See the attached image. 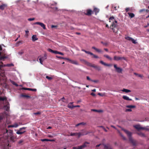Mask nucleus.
Returning <instances> with one entry per match:
<instances>
[{"instance_id": "nucleus-17", "label": "nucleus", "mask_w": 149, "mask_h": 149, "mask_svg": "<svg viewBox=\"0 0 149 149\" xmlns=\"http://www.w3.org/2000/svg\"><path fill=\"white\" fill-rule=\"evenodd\" d=\"M20 96L21 97H24L26 98H29L31 97L30 96L26 95H25L24 94H21L20 95Z\"/></svg>"}, {"instance_id": "nucleus-54", "label": "nucleus", "mask_w": 149, "mask_h": 149, "mask_svg": "<svg viewBox=\"0 0 149 149\" xmlns=\"http://www.w3.org/2000/svg\"><path fill=\"white\" fill-rule=\"evenodd\" d=\"M40 113H41L40 112H37L35 113H34V114L35 115H36L40 114Z\"/></svg>"}, {"instance_id": "nucleus-18", "label": "nucleus", "mask_w": 149, "mask_h": 149, "mask_svg": "<svg viewBox=\"0 0 149 149\" xmlns=\"http://www.w3.org/2000/svg\"><path fill=\"white\" fill-rule=\"evenodd\" d=\"M73 103V102L69 103L68 105V107L71 109H72L74 108V106L72 105Z\"/></svg>"}, {"instance_id": "nucleus-40", "label": "nucleus", "mask_w": 149, "mask_h": 149, "mask_svg": "<svg viewBox=\"0 0 149 149\" xmlns=\"http://www.w3.org/2000/svg\"><path fill=\"white\" fill-rule=\"evenodd\" d=\"M15 138L13 136H11L10 138V139L13 142H14L15 141Z\"/></svg>"}, {"instance_id": "nucleus-15", "label": "nucleus", "mask_w": 149, "mask_h": 149, "mask_svg": "<svg viewBox=\"0 0 149 149\" xmlns=\"http://www.w3.org/2000/svg\"><path fill=\"white\" fill-rule=\"evenodd\" d=\"M91 67L94 68L96 69V70L98 71H100L101 70V68L100 67L98 66V65H90Z\"/></svg>"}, {"instance_id": "nucleus-52", "label": "nucleus", "mask_w": 149, "mask_h": 149, "mask_svg": "<svg viewBox=\"0 0 149 149\" xmlns=\"http://www.w3.org/2000/svg\"><path fill=\"white\" fill-rule=\"evenodd\" d=\"M41 23V22H36L35 23H34V24H38V25H40Z\"/></svg>"}, {"instance_id": "nucleus-61", "label": "nucleus", "mask_w": 149, "mask_h": 149, "mask_svg": "<svg viewBox=\"0 0 149 149\" xmlns=\"http://www.w3.org/2000/svg\"><path fill=\"white\" fill-rule=\"evenodd\" d=\"M91 95L93 96H95V94L93 93H91Z\"/></svg>"}, {"instance_id": "nucleus-31", "label": "nucleus", "mask_w": 149, "mask_h": 149, "mask_svg": "<svg viewBox=\"0 0 149 149\" xmlns=\"http://www.w3.org/2000/svg\"><path fill=\"white\" fill-rule=\"evenodd\" d=\"M7 99V98L6 97H0V101H3L4 100H6Z\"/></svg>"}, {"instance_id": "nucleus-6", "label": "nucleus", "mask_w": 149, "mask_h": 149, "mask_svg": "<svg viewBox=\"0 0 149 149\" xmlns=\"http://www.w3.org/2000/svg\"><path fill=\"white\" fill-rule=\"evenodd\" d=\"M113 59L115 61H118L122 60H126V58L124 57H120L117 56H114L113 57Z\"/></svg>"}, {"instance_id": "nucleus-24", "label": "nucleus", "mask_w": 149, "mask_h": 149, "mask_svg": "<svg viewBox=\"0 0 149 149\" xmlns=\"http://www.w3.org/2000/svg\"><path fill=\"white\" fill-rule=\"evenodd\" d=\"M48 51L50 52H51L52 53H53L55 54H56V51H57L53 50L52 49H49V48L48 49Z\"/></svg>"}, {"instance_id": "nucleus-46", "label": "nucleus", "mask_w": 149, "mask_h": 149, "mask_svg": "<svg viewBox=\"0 0 149 149\" xmlns=\"http://www.w3.org/2000/svg\"><path fill=\"white\" fill-rule=\"evenodd\" d=\"M41 141L42 142H44L45 141H48V139H41Z\"/></svg>"}, {"instance_id": "nucleus-1", "label": "nucleus", "mask_w": 149, "mask_h": 149, "mask_svg": "<svg viewBox=\"0 0 149 149\" xmlns=\"http://www.w3.org/2000/svg\"><path fill=\"white\" fill-rule=\"evenodd\" d=\"M109 20L110 22H111V21H113V22L110 26V28L112 30L113 33H118L119 28L117 24V22L115 20L113 16L109 17Z\"/></svg>"}, {"instance_id": "nucleus-37", "label": "nucleus", "mask_w": 149, "mask_h": 149, "mask_svg": "<svg viewBox=\"0 0 149 149\" xmlns=\"http://www.w3.org/2000/svg\"><path fill=\"white\" fill-rule=\"evenodd\" d=\"M44 29H45L46 27L45 25L43 23H41L40 25Z\"/></svg>"}, {"instance_id": "nucleus-50", "label": "nucleus", "mask_w": 149, "mask_h": 149, "mask_svg": "<svg viewBox=\"0 0 149 149\" xmlns=\"http://www.w3.org/2000/svg\"><path fill=\"white\" fill-rule=\"evenodd\" d=\"M24 53V52L22 50L21 51L19 52H18V54L20 55H22Z\"/></svg>"}, {"instance_id": "nucleus-36", "label": "nucleus", "mask_w": 149, "mask_h": 149, "mask_svg": "<svg viewBox=\"0 0 149 149\" xmlns=\"http://www.w3.org/2000/svg\"><path fill=\"white\" fill-rule=\"evenodd\" d=\"M118 132L120 136L122 137L123 139L124 140H126V138L119 131Z\"/></svg>"}, {"instance_id": "nucleus-33", "label": "nucleus", "mask_w": 149, "mask_h": 149, "mask_svg": "<svg viewBox=\"0 0 149 149\" xmlns=\"http://www.w3.org/2000/svg\"><path fill=\"white\" fill-rule=\"evenodd\" d=\"M7 58L8 57L5 56V54H4L3 56L0 57V60H2Z\"/></svg>"}, {"instance_id": "nucleus-44", "label": "nucleus", "mask_w": 149, "mask_h": 149, "mask_svg": "<svg viewBox=\"0 0 149 149\" xmlns=\"http://www.w3.org/2000/svg\"><path fill=\"white\" fill-rule=\"evenodd\" d=\"M46 78L49 80H51L52 79V77H49L48 76H47L46 77Z\"/></svg>"}, {"instance_id": "nucleus-59", "label": "nucleus", "mask_w": 149, "mask_h": 149, "mask_svg": "<svg viewBox=\"0 0 149 149\" xmlns=\"http://www.w3.org/2000/svg\"><path fill=\"white\" fill-rule=\"evenodd\" d=\"M8 128L13 127H14L13 125H8Z\"/></svg>"}, {"instance_id": "nucleus-41", "label": "nucleus", "mask_w": 149, "mask_h": 149, "mask_svg": "<svg viewBox=\"0 0 149 149\" xmlns=\"http://www.w3.org/2000/svg\"><path fill=\"white\" fill-rule=\"evenodd\" d=\"M3 116L2 114H0V122L3 119Z\"/></svg>"}, {"instance_id": "nucleus-49", "label": "nucleus", "mask_w": 149, "mask_h": 149, "mask_svg": "<svg viewBox=\"0 0 149 149\" xmlns=\"http://www.w3.org/2000/svg\"><path fill=\"white\" fill-rule=\"evenodd\" d=\"M23 142V141L22 140H21L18 141V143L19 144H21Z\"/></svg>"}, {"instance_id": "nucleus-10", "label": "nucleus", "mask_w": 149, "mask_h": 149, "mask_svg": "<svg viewBox=\"0 0 149 149\" xmlns=\"http://www.w3.org/2000/svg\"><path fill=\"white\" fill-rule=\"evenodd\" d=\"M125 39L131 41L134 44H136L137 43V42H136L135 40H134L133 38L130 37L128 36L127 37H126L125 38Z\"/></svg>"}, {"instance_id": "nucleus-27", "label": "nucleus", "mask_w": 149, "mask_h": 149, "mask_svg": "<svg viewBox=\"0 0 149 149\" xmlns=\"http://www.w3.org/2000/svg\"><path fill=\"white\" fill-rule=\"evenodd\" d=\"M121 91L123 92H125V93H126L131 92V91L130 90L125 88H123V90H121Z\"/></svg>"}, {"instance_id": "nucleus-56", "label": "nucleus", "mask_w": 149, "mask_h": 149, "mask_svg": "<svg viewBox=\"0 0 149 149\" xmlns=\"http://www.w3.org/2000/svg\"><path fill=\"white\" fill-rule=\"evenodd\" d=\"M55 141V140L54 139H48V141H51V142H53V141Z\"/></svg>"}, {"instance_id": "nucleus-11", "label": "nucleus", "mask_w": 149, "mask_h": 149, "mask_svg": "<svg viewBox=\"0 0 149 149\" xmlns=\"http://www.w3.org/2000/svg\"><path fill=\"white\" fill-rule=\"evenodd\" d=\"M0 63H1V64H0V69H1V68L2 67H6V66L10 67L11 66H12L13 65V64H12L4 65V64H3V63L2 62H0Z\"/></svg>"}, {"instance_id": "nucleus-62", "label": "nucleus", "mask_w": 149, "mask_h": 149, "mask_svg": "<svg viewBox=\"0 0 149 149\" xmlns=\"http://www.w3.org/2000/svg\"><path fill=\"white\" fill-rule=\"evenodd\" d=\"M137 76H138V77H143V75H141V74H138V75H137Z\"/></svg>"}, {"instance_id": "nucleus-55", "label": "nucleus", "mask_w": 149, "mask_h": 149, "mask_svg": "<svg viewBox=\"0 0 149 149\" xmlns=\"http://www.w3.org/2000/svg\"><path fill=\"white\" fill-rule=\"evenodd\" d=\"M92 81L94 82L95 83H97L98 82V80H92Z\"/></svg>"}, {"instance_id": "nucleus-51", "label": "nucleus", "mask_w": 149, "mask_h": 149, "mask_svg": "<svg viewBox=\"0 0 149 149\" xmlns=\"http://www.w3.org/2000/svg\"><path fill=\"white\" fill-rule=\"evenodd\" d=\"M86 78H87V80H88L89 81H92V80L89 77L87 76L86 77Z\"/></svg>"}, {"instance_id": "nucleus-39", "label": "nucleus", "mask_w": 149, "mask_h": 149, "mask_svg": "<svg viewBox=\"0 0 149 149\" xmlns=\"http://www.w3.org/2000/svg\"><path fill=\"white\" fill-rule=\"evenodd\" d=\"M56 57L58 58H60V59H67V58H64V57H61L60 56H56Z\"/></svg>"}, {"instance_id": "nucleus-16", "label": "nucleus", "mask_w": 149, "mask_h": 149, "mask_svg": "<svg viewBox=\"0 0 149 149\" xmlns=\"http://www.w3.org/2000/svg\"><path fill=\"white\" fill-rule=\"evenodd\" d=\"M100 63L102 64L103 65H104L106 66H110L112 65L111 64L106 63H104V62L102 61H100Z\"/></svg>"}, {"instance_id": "nucleus-28", "label": "nucleus", "mask_w": 149, "mask_h": 149, "mask_svg": "<svg viewBox=\"0 0 149 149\" xmlns=\"http://www.w3.org/2000/svg\"><path fill=\"white\" fill-rule=\"evenodd\" d=\"M93 11L95 12V15H96L97 13L99 12V10L97 8H95L94 9Z\"/></svg>"}, {"instance_id": "nucleus-58", "label": "nucleus", "mask_w": 149, "mask_h": 149, "mask_svg": "<svg viewBox=\"0 0 149 149\" xmlns=\"http://www.w3.org/2000/svg\"><path fill=\"white\" fill-rule=\"evenodd\" d=\"M91 110L92 111H93L96 112H97V111H98V110L95 109H92Z\"/></svg>"}, {"instance_id": "nucleus-2", "label": "nucleus", "mask_w": 149, "mask_h": 149, "mask_svg": "<svg viewBox=\"0 0 149 149\" xmlns=\"http://www.w3.org/2000/svg\"><path fill=\"white\" fill-rule=\"evenodd\" d=\"M122 130L124 131L127 134L128 137L129 141L130 143H132L134 146H136L137 144V142L136 141L133 139L132 137V133L123 128H122Z\"/></svg>"}, {"instance_id": "nucleus-4", "label": "nucleus", "mask_w": 149, "mask_h": 149, "mask_svg": "<svg viewBox=\"0 0 149 149\" xmlns=\"http://www.w3.org/2000/svg\"><path fill=\"white\" fill-rule=\"evenodd\" d=\"M26 128V127H25L20 128L16 132V134H23L26 132V131L25 130Z\"/></svg>"}, {"instance_id": "nucleus-25", "label": "nucleus", "mask_w": 149, "mask_h": 149, "mask_svg": "<svg viewBox=\"0 0 149 149\" xmlns=\"http://www.w3.org/2000/svg\"><path fill=\"white\" fill-rule=\"evenodd\" d=\"M32 40L33 41H34L37 40L38 38L36 37V35H33L32 37Z\"/></svg>"}, {"instance_id": "nucleus-29", "label": "nucleus", "mask_w": 149, "mask_h": 149, "mask_svg": "<svg viewBox=\"0 0 149 149\" xmlns=\"http://www.w3.org/2000/svg\"><path fill=\"white\" fill-rule=\"evenodd\" d=\"M128 14L131 18H133L134 16V14L132 13H128Z\"/></svg>"}, {"instance_id": "nucleus-42", "label": "nucleus", "mask_w": 149, "mask_h": 149, "mask_svg": "<svg viewBox=\"0 0 149 149\" xmlns=\"http://www.w3.org/2000/svg\"><path fill=\"white\" fill-rule=\"evenodd\" d=\"M46 56H47V55L46 54H45L44 55V57H41V58H42V59L43 61L45 59L47 58V57H46Z\"/></svg>"}, {"instance_id": "nucleus-43", "label": "nucleus", "mask_w": 149, "mask_h": 149, "mask_svg": "<svg viewBox=\"0 0 149 149\" xmlns=\"http://www.w3.org/2000/svg\"><path fill=\"white\" fill-rule=\"evenodd\" d=\"M56 54H58L62 55H64V54L63 53H62L61 52H58L57 51H56Z\"/></svg>"}, {"instance_id": "nucleus-57", "label": "nucleus", "mask_w": 149, "mask_h": 149, "mask_svg": "<svg viewBox=\"0 0 149 149\" xmlns=\"http://www.w3.org/2000/svg\"><path fill=\"white\" fill-rule=\"evenodd\" d=\"M8 133H9L10 135H11L12 134L13 131L12 130H10Z\"/></svg>"}, {"instance_id": "nucleus-21", "label": "nucleus", "mask_w": 149, "mask_h": 149, "mask_svg": "<svg viewBox=\"0 0 149 149\" xmlns=\"http://www.w3.org/2000/svg\"><path fill=\"white\" fill-rule=\"evenodd\" d=\"M23 89L29 91H36V89H33L29 88H24Z\"/></svg>"}, {"instance_id": "nucleus-45", "label": "nucleus", "mask_w": 149, "mask_h": 149, "mask_svg": "<svg viewBox=\"0 0 149 149\" xmlns=\"http://www.w3.org/2000/svg\"><path fill=\"white\" fill-rule=\"evenodd\" d=\"M39 60L40 61V63L41 64H42V62H43V61L42 59V58H40L39 59Z\"/></svg>"}, {"instance_id": "nucleus-30", "label": "nucleus", "mask_w": 149, "mask_h": 149, "mask_svg": "<svg viewBox=\"0 0 149 149\" xmlns=\"http://www.w3.org/2000/svg\"><path fill=\"white\" fill-rule=\"evenodd\" d=\"M148 11H149L147 9L146 10V9H141V10H140L139 11V12L140 13H141V12H144L148 13Z\"/></svg>"}, {"instance_id": "nucleus-53", "label": "nucleus", "mask_w": 149, "mask_h": 149, "mask_svg": "<svg viewBox=\"0 0 149 149\" xmlns=\"http://www.w3.org/2000/svg\"><path fill=\"white\" fill-rule=\"evenodd\" d=\"M132 111V110L131 109H126L125 110L126 111Z\"/></svg>"}, {"instance_id": "nucleus-14", "label": "nucleus", "mask_w": 149, "mask_h": 149, "mask_svg": "<svg viewBox=\"0 0 149 149\" xmlns=\"http://www.w3.org/2000/svg\"><path fill=\"white\" fill-rule=\"evenodd\" d=\"M86 13H85L86 15L90 16L92 14L93 11L92 10L90 9H88L86 10Z\"/></svg>"}, {"instance_id": "nucleus-48", "label": "nucleus", "mask_w": 149, "mask_h": 149, "mask_svg": "<svg viewBox=\"0 0 149 149\" xmlns=\"http://www.w3.org/2000/svg\"><path fill=\"white\" fill-rule=\"evenodd\" d=\"M35 19V18H30L28 19V20L29 21H31Z\"/></svg>"}, {"instance_id": "nucleus-47", "label": "nucleus", "mask_w": 149, "mask_h": 149, "mask_svg": "<svg viewBox=\"0 0 149 149\" xmlns=\"http://www.w3.org/2000/svg\"><path fill=\"white\" fill-rule=\"evenodd\" d=\"M13 125L14 127H17L18 126V124L17 123H15Z\"/></svg>"}, {"instance_id": "nucleus-60", "label": "nucleus", "mask_w": 149, "mask_h": 149, "mask_svg": "<svg viewBox=\"0 0 149 149\" xmlns=\"http://www.w3.org/2000/svg\"><path fill=\"white\" fill-rule=\"evenodd\" d=\"M130 10V9L129 8H127L125 9V11L126 12H127Z\"/></svg>"}, {"instance_id": "nucleus-64", "label": "nucleus", "mask_w": 149, "mask_h": 149, "mask_svg": "<svg viewBox=\"0 0 149 149\" xmlns=\"http://www.w3.org/2000/svg\"><path fill=\"white\" fill-rule=\"evenodd\" d=\"M48 137H50V138H52L53 137V136L51 135H48Z\"/></svg>"}, {"instance_id": "nucleus-23", "label": "nucleus", "mask_w": 149, "mask_h": 149, "mask_svg": "<svg viewBox=\"0 0 149 149\" xmlns=\"http://www.w3.org/2000/svg\"><path fill=\"white\" fill-rule=\"evenodd\" d=\"M92 48L98 52H102V50L101 49L97 48L95 47H92Z\"/></svg>"}, {"instance_id": "nucleus-38", "label": "nucleus", "mask_w": 149, "mask_h": 149, "mask_svg": "<svg viewBox=\"0 0 149 149\" xmlns=\"http://www.w3.org/2000/svg\"><path fill=\"white\" fill-rule=\"evenodd\" d=\"M126 107L127 108H134L136 107V106H135L132 105H127Z\"/></svg>"}, {"instance_id": "nucleus-22", "label": "nucleus", "mask_w": 149, "mask_h": 149, "mask_svg": "<svg viewBox=\"0 0 149 149\" xmlns=\"http://www.w3.org/2000/svg\"><path fill=\"white\" fill-rule=\"evenodd\" d=\"M137 134L140 136L142 137H144L145 136V135L143 133L140 132H137Z\"/></svg>"}, {"instance_id": "nucleus-12", "label": "nucleus", "mask_w": 149, "mask_h": 149, "mask_svg": "<svg viewBox=\"0 0 149 149\" xmlns=\"http://www.w3.org/2000/svg\"><path fill=\"white\" fill-rule=\"evenodd\" d=\"M104 149H113L112 148L111 146L109 144H104Z\"/></svg>"}, {"instance_id": "nucleus-13", "label": "nucleus", "mask_w": 149, "mask_h": 149, "mask_svg": "<svg viewBox=\"0 0 149 149\" xmlns=\"http://www.w3.org/2000/svg\"><path fill=\"white\" fill-rule=\"evenodd\" d=\"M67 60L69 61L70 62V63H72L73 64H75L76 65H79V63L77 61H74V60H71L69 59V58H67Z\"/></svg>"}, {"instance_id": "nucleus-63", "label": "nucleus", "mask_w": 149, "mask_h": 149, "mask_svg": "<svg viewBox=\"0 0 149 149\" xmlns=\"http://www.w3.org/2000/svg\"><path fill=\"white\" fill-rule=\"evenodd\" d=\"M72 148L73 149H78V146L77 147H73Z\"/></svg>"}, {"instance_id": "nucleus-19", "label": "nucleus", "mask_w": 149, "mask_h": 149, "mask_svg": "<svg viewBox=\"0 0 149 149\" xmlns=\"http://www.w3.org/2000/svg\"><path fill=\"white\" fill-rule=\"evenodd\" d=\"M7 6V5L5 4H2L0 6V9L1 10H3Z\"/></svg>"}, {"instance_id": "nucleus-7", "label": "nucleus", "mask_w": 149, "mask_h": 149, "mask_svg": "<svg viewBox=\"0 0 149 149\" xmlns=\"http://www.w3.org/2000/svg\"><path fill=\"white\" fill-rule=\"evenodd\" d=\"M89 143L87 142H84L82 145L78 146V149H83L87 146V145Z\"/></svg>"}, {"instance_id": "nucleus-20", "label": "nucleus", "mask_w": 149, "mask_h": 149, "mask_svg": "<svg viewBox=\"0 0 149 149\" xmlns=\"http://www.w3.org/2000/svg\"><path fill=\"white\" fill-rule=\"evenodd\" d=\"M123 98L124 99L127 100H130V101L132 100V99H131L129 98L128 97H127L126 96H125V95L123 96Z\"/></svg>"}, {"instance_id": "nucleus-9", "label": "nucleus", "mask_w": 149, "mask_h": 149, "mask_svg": "<svg viewBox=\"0 0 149 149\" xmlns=\"http://www.w3.org/2000/svg\"><path fill=\"white\" fill-rule=\"evenodd\" d=\"M114 67L116 69V71L118 73H121L123 70L122 69L118 67L116 64L114 65Z\"/></svg>"}, {"instance_id": "nucleus-34", "label": "nucleus", "mask_w": 149, "mask_h": 149, "mask_svg": "<svg viewBox=\"0 0 149 149\" xmlns=\"http://www.w3.org/2000/svg\"><path fill=\"white\" fill-rule=\"evenodd\" d=\"M104 57L106 58H108V59H109L110 60H112V58L107 55H104Z\"/></svg>"}, {"instance_id": "nucleus-5", "label": "nucleus", "mask_w": 149, "mask_h": 149, "mask_svg": "<svg viewBox=\"0 0 149 149\" xmlns=\"http://www.w3.org/2000/svg\"><path fill=\"white\" fill-rule=\"evenodd\" d=\"M81 51L83 52H84L86 54H89L91 56H93L92 57V58H99V57L98 56H97V55H95V54H94L90 52L87 51L84 49H82L81 50Z\"/></svg>"}, {"instance_id": "nucleus-32", "label": "nucleus", "mask_w": 149, "mask_h": 149, "mask_svg": "<svg viewBox=\"0 0 149 149\" xmlns=\"http://www.w3.org/2000/svg\"><path fill=\"white\" fill-rule=\"evenodd\" d=\"M86 124V123H84V122H82L81 123H79L77 124L76 125V127H77L78 126L82 125H85Z\"/></svg>"}, {"instance_id": "nucleus-8", "label": "nucleus", "mask_w": 149, "mask_h": 149, "mask_svg": "<svg viewBox=\"0 0 149 149\" xmlns=\"http://www.w3.org/2000/svg\"><path fill=\"white\" fill-rule=\"evenodd\" d=\"M134 127L139 131L141 130H144L146 129L145 128L141 127L140 125H134Z\"/></svg>"}, {"instance_id": "nucleus-3", "label": "nucleus", "mask_w": 149, "mask_h": 149, "mask_svg": "<svg viewBox=\"0 0 149 149\" xmlns=\"http://www.w3.org/2000/svg\"><path fill=\"white\" fill-rule=\"evenodd\" d=\"M89 133V132H79V133H71L70 134L71 136H74L77 135L79 137H80L81 136H83L85 135H86L88 134Z\"/></svg>"}, {"instance_id": "nucleus-26", "label": "nucleus", "mask_w": 149, "mask_h": 149, "mask_svg": "<svg viewBox=\"0 0 149 149\" xmlns=\"http://www.w3.org/2000/svg\"><path fill=\"white\" fill-rule=\"evenodd\" d=\"M9 104L8 102H7V104L5 105L4 106V107L6 108V111H8L9 109Z\"/></svg>"}, {"instance_id": "nucleus-35", "label": "nucleus", "mask_w": 149, "mask_h": 149, "mask_svg": "<svg viewBox=\"0 0 149 149\" xmlns=\"http://www.w3.org/2000/svg\"><path fill=\"white\" fill-rule=\"evenodd\" d=\"M10 81L11 83L13 85H15V86L17 87L18 86V85L17 83H16L15 81L12 80H10Z\"/></svg>"}]
</instances>
